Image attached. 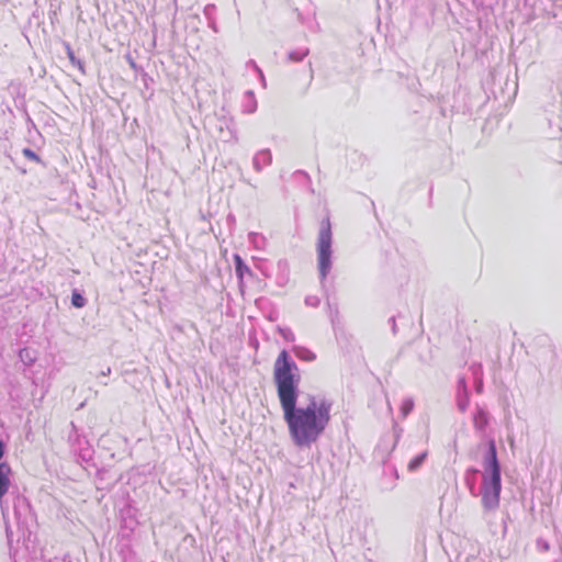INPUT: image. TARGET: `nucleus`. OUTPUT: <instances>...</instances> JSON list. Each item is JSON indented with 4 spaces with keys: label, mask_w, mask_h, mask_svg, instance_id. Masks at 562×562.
<instances>
[{
    "label": "nucleus",
    "mask_w": 562,
    "mask_h": 562,
    "mask_svg": "<svg viewBox=\"0 0 562 562\" xmlns=\"http://www.w3.org/2000/svg\"><path fill=\"white\" fill-rule=\"evenodd\" d=\"M299 368L283 349L273 363V382L283 413V419L292 442L300 448H310L324 435L331 419L333 403L324 397L311 396L297 405Z\"/></svg>",
    "instance_id": "1"
},
{
    "label": "nucleus",
    "mask_w": 562,
    "mask_h": 562,
    "mask_svg": "<svg viewBox=\"0 0 562 562\" xmlns=\"http://www.w3.org/2000/svg\"><path fill=\"white\" fill-rule=\"evenodd\" d=\"M501 490V468L497 461L495 443L492 441L488 456L484 462L482 479V503L485 508L493 509L498 506Z\"/></svg>",
    "instance_id": "2"
},
{
    "label": "nucleus",
    "mask_w": 562,
    "mask_h": 562,
    "mask_svg": "<svg viewBox=\"0 0 562 562\" xmlns=\"http://www.w3.org/2000/svg\"><path fill=\"white\" fill-rule=\"evenodd\" d=\"M331 225L328 217L321 223L317 239V260L322 278H326L331 267Z\"/></svg>",
    "instance_id": "3"
},
{
    "label": "nucleus",
    "mask_w": 562,
    "mask_h": 562,
    "mask_svg": "<svg viewBox=\"0 0 562 562\" xmlns=\"http://www.w3.org/2000/svg\"><path fill=\"white\" fill-rule=\"evenodd\" d=\"M10 473V467L7 463H0V499L9 490Z\"/></svg>",
    "instance_id": "4"
},
{
    "label": "nucleus",
    "mask_w": 562,
    "mask_h": 562,
    "mask_svg": "<svg viewBox=\"0 0 562 562\" xmlns=\"http://www.w3.org/2000/svg\"><path fill=\"white\" fill-rule=\"evenodd\" d=\"M65 47H66V53H67L70 64L74 67H76L82 75H85L86 68H85L83 63L75 56V53L69 44H66Z\"/></svg>",
    "instance_id": "5"
},
{
    "label": "nucleus",
    "mask_w": 562,
    "mask_h": 562,
    "mask_svg": "<svg viewBox=\"0 0 562 562\" xmlns=\"http://www.w3.org/2000/svg\"><path fill=\"white\" fill-rule=\"evenodd\" d=\"M235 261V270L238 276V278L241 280L246 272H249V268L243 262L240 256L235 255L234 256Z\"/></svg>",
    "instance_id": "6"
},
{
    "label": "nucleus",
    "mask_w": 562,
    "mask_h": 562,
    "mask_svg": "<svg viewBox=\"0 0 562 562\" xmlns=\"http://www.w3.org/2000/svg\"><path fill=\"white\" fill-rule=\"evenodd\" d=\"M426 457H427V452H424V453H422L419 456L414 457L408 462V465H407L408 471H411V472L416 471L423 464V462L425 461Z\"/></svg>",
    "instance_id": "7"
},
{
    "label": "nucleus",
    "mask_w": 562,
    "mask_h": 562,
    "mask_svg": "<svg viewBox=\"0 0 562 562\" xmlns=\"http://www.w3.org/2000/svg\"><path fill=\"white\" fill-rule=\"evenodd\" d=\"M71 304L77 308H81L86 305V299L79 292L74 291L71 293Z\"/></svg>",
    "instance_id": "8"
},
{
    "label": "nucleus",
    "mask_w": 562,
    "mask_h": 562,
    "mask_svg": "<svg viewBox=\"0 0 562 562\" xmlns=\"http://www.w3.org/2000/svg\"><path fill=\"white\" fill-rule=\"evenodd\" d=\"M23 155H24L26 158L31 159V160H34V161H36V162H38V161H40V157H38V156L33 151V150H31L30 148H25V149H23Z\"/></svg>",
    "instance_id": "9"
},
{
    "label": "nucleus",
    "mask_w": 562,
    "mask_h": 562,
    "mask_svg": "<svg viewBox=\"0 0 562 562\" xmlns=\"http://www.w3.org/2000/svg\"><path fill=\"white\" fill-rule=\"evenodd\" d=\"M29 356H30V350L29 349H22L20 351V357H21L22 360H24L25 358H29Z\"/></svg>",
    "instance_id": "10"
},
{
    "label": "nucleus",
    "mask_w": 562,
    "mask_h": 562,
    "mask_svg": "<svg viewBox=\"0 0 562 562\" xmlns=\"http://www.w3.org/2000/svg\"><path fill=\"white\" fill-rule=\"evenodd\" d=\"M413 407V403L412 402H408V403H405L404 404V412L405 414H407Z\"/></svg>",
    "instance_id": "11"
},
{
    "label": "nucleus",
    "mask_w": 562,
    "mask_h": 562,
    "mask_svg": "<svg viewBox=\"0 0 562 562\" xmlns=\"http://www.w3.org/2000/svg\"><path fill=\"white\" fill-rule=\"evenodd\" d=\"M3 457V443L0 441V459Z\"/></svg>",
    "instance_id": "12"
}]
</instances>
